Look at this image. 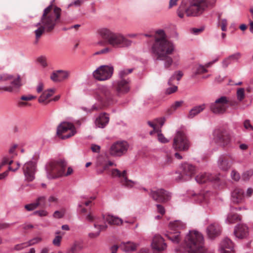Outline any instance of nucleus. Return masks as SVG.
Returning a JSON list of instances; mask_svg holds the SVG:
<instances>
[{
    "label": "nucleus",
    "mask_w": 253,
    "mask_h": 253,
    "mask_svg": "<svg viewBox=\"0 0 253 253\" xmlns=\"http://www.w3.org/2000/svg\"><path fill=\"white\" fill-rule=\"evenodd\" d=\"M154 42L151 45L150 51L155 61H162L165 69L170 70L173 65L175 67L179 65V56L175 55L171 57L175 50V46L173 42L166 39V36L163 30L156 32Z\"/></svg>",
    "instance_id": "1"
},
{
    "label": "nucleus",
    "mask_w": 253,
    "mask_h": 253,
    "mask_svg": "<svg viewBox=\"0 0 253 253\" xmlns=\"http://www.w3.org/2000/svg\"><path fill=\"white\" fill-rule=\"evenodd\" d=\"M130 81L128 79H119L114 81L112 85L114 92L107 86L98 87L94 92V97L98 103L92 105L90 111L101 109L103 106L113 104L117 101L116 97H121L130 90Z\"/></svg>",
    "instance_id": "2"
},
{
    "label": "nucleus",
    "mask_w": 253,
    "mask_h": 253,
    "mask_svg": "<svg viewBox=\"0 0 253 253\" xmlns=\"http://www.w3.org/2000/svg\"><path fill=\"white\" fill-rule=\"evenodd\" d=\"M61 11V9L58 7L53 8L52 2L43 10L39 22L35 25L38 28L34 31L35 44L38 43L40 39L44 32H51L54 29L60 21Z\"/></svg>",
    "instance_id": "3"
},
{
    "label": "nucleus",
    "mask_w": 253,
    "mask_h": 253,
    "mask_svg": "<svg viewBox=\"0 0 253 253\" xmlns=\"http://www.w3.org/2000/svg\"><path fill=\"white\" fill-rule=\"evenodd\" d=\"M97 34L112 48L128 47L131 45V41L126 38L120 33L114 32L107 27H101L97 29Z\"/></svg>",
    "instance_id": "4"
},
{
    "label": "nucleus",
    "mask_w": 253,
    "mask_h": 253,
    "mask_svg": "<svg viewBox=\"0 0 253 253\" xmlns=\"http://www.w3.org/2000/svg\"><path fill=\"white\" fill-rule=\"evenodd\" d=\"M209 0H191L188 7H186V3L182 1L177 10L178 16L183 18L184 15L188 17H195L201 15L208 8Z\"/></svg>",
    "instance_id": "5"
},
{
    "label": "nucleus",
    "mask_w": 253,
    "mask_h": 253,
    "mask_svg": "<svg viewBox=\"0 0 253 253\" xmlns=\"http://www.w3.org/2000/svg\"><path fill=\"white\" fill-rule=\"evenodd\" d=\"M184 244L188 253H204L206 249L202 234L195 230H190L184 238Z\"/></svg>",
    "instance_id": "6"
},
{
    "label": "nucleus",
    "mask_w": 253,
    "mask_h": 253,
    "mask_svg": "<svg viewBox=\"0 0 253 253\" xmlns=\"http://www.w3.org/2000/svg\"><path fill=\"white\" fill-rule=\"evenodd\" d=\"M67 162L64 159L51 161L45 165L47 177L48 179H55L63 176L71 174L73 170L71 167H68L66 173L65 170Z\"/></svg>",
    "instance_id": "7"
},
{
    "label": "nucleus",
    "mask_w": 253,
    "mask_h": 253,
    "mask_svg": "<svg viewBox=\"0 0 253 253\" xmlns=\"http://www.w3.org/2000/svg\"><path fill=\"white\" fill-rule=\"evenodd\" d=\"M8 81H11L10 84L8 85H0V92L18 93L22 85L20 76L18 74L13 75L7 73L0 74V82Z\"/></svg>",
    "instance_id": "8"
},
{
    "label": "nucleus",
    "mask_w": 253,
    "mask_h": 253,
    "mask_svg": "<svg viewBox=\"0 0 253 253\" xmlns=\"http://www.w3.org/2000/svg\"><path fill=\"white\" fill-rule=\"evenodd\" d=\"M185 227L186 224L180 220L170 222L169 224V228L171 231L167 235L168 238L173 243H178L181 239L179 230L184 229Z\"/></svg>",
    "instance_id": "9"
},
{
    "label": "nucleus",
    "mask_w": 253,
    "mask_h": 253,
    "mask_svg": "<svg viewBox=\"0 0 253 253\" xmlns=\"http://www.w3.org/2000/svg\"><path fill=\"white\" fill-rule=\"evenodd\" d=\"M113 73L114 67L112 65H101L93 71L92 75L96 80L105 81L110 79Z\"/></svg>",
    "instance_id": "10"
},
{
    "label": "nucleus",
    "mask_w": 253,
    "mask_h": 253,
    "mask_svg": "<svg viewBox=\"0 0 253 253\" xmlns=\"http://www.w3.org/2000/svg\"><path fill=\"white\" fill-rule=\"evenodd\" d=\"M228 98L221 96L210 105L211 111L214 114H223L228 108Z\"/></svg>",
    "instance_id": "11"
},
{
    "label": "nucleus",
    "mask_w": 253,
    "mask_h": 253,
    "mask_svg": "<svg viewBox=\"0 0 253 253\" xmlns=\"http://www.w3.org/2000/svg\"><path fill=\"white\" fill-rule=\"evenodd\" d=\"M77 132L74 125L68 122H63L57 128V134L62 139H65L74 135Z\"/></svg>",
    "instance_id": "12"
},
{
    "label": "nucleus",
    "mask_w": 253,
    "mask_h": 253,
    "mask_svg": "<svg viewBox=\"0 0 253 253\" xmlns=\"http://www.w3.org/2000/svg\"><path fill=\"white\" fill-rule=\"evenodd\" d=\"M180 169L181 173L175 177V180L178 182L189 180L195 174L197 170L196 168L194 165L188 163L182 164Z\"/></svg>",
    "instance_id": "13"
},
{
    "label": "nucleus",
    "mask_w": 253,
    "mask_h": 253,
    "mask_svg": "<svg viewBox=\"0 0 253 253\" xmlns=\"http://www.w3.org/2000/svg\"><path fill=\"white\" fill-rule=\"evenodd\" d=\"M172 146L175 150L186 151L189 149L190 143L184 133L178 131L174 138Z\"/></svg>",
    "instance_id": "14"
},
{
    "label": "nucleus",
    "mask_w": 253,
    "mask_h": 253,
    "mask_svg": "<svg viewBox=\"0 0 253 253\" xmlns=\"http://www.w3.org/2000/svg\"><path fill=\"white\" fill-rule=\"evenodd\" d=\"M129 147L126 141H117L113 143L109 150V154L113 157H121L126 154Z\"/></svg>",
    "instance_id": "15"
},
{
    "label": "nucleus",
    "mask_w": 253,
    "mask_h": 253,
    "mask_svg": "<svg viewBox=\"0 0 253 253\" xmlns=\"http://www.w3.org/2000/svg\"><path fill=\"white\" fill-rule=\"evenodd\" d=\"M149 195L154 201L160 203H167L171 198V194L163 188L151 189Z\"/></svg>",
    "instance_id": "16"
},
{
    "label": "nucleus",
    "mask_w": 253,
    "mask_h": 253,
    "mask_svg": "<svg viewBox=\"0 0 253 253\" xmlns=\"http://www.w3.org/2000/svg\"><path fill=\"white\" fill-rule=\"evenodd\" d=\"M229 133L224 129H215L213 132V141L218 146H223L230 142Z\"/></svg>",
    "instance_id": "17"
},
{
    "label": "nucleus",
    "mask_w": 253,
    "mask_h": 253,
    "mask_svg": "<svg viewBox=\"0 0 253 253\" xmlns=\"http://www.w3.org/2000/svg\"><path fill=\"white\" fill-rule=\"evenodd\" d=\"M25 179L28 181H32L35 178L36 162L30 161L25 163L22 168Z\"/></svg>",
    "instance_id": "18"
},
{
    "label": "nucleus",
    "mask_w": 253,
    "mask_h": 253,
    "mask_svg": "<svg viewBox=\"0 0 253 253\" xmlns=\"http://www.w3.org/2000/svg\"><path fill=\"white\" fill-rule=\"evenodd\" d=\"M232 158L229 154H222L219 156L217 161L218 168L223 170L227 171L231 167Z\"/></svg>",
    "instance_id": "19"
},
{
    "label": "nucleus",
    "mask_w": 253,
    "mask_h": 253,
    "mask_svg": "<svg viewBox=\"0 0 253 253\" xmlns=\"http://www.w3.org/2000/svg\"><path fill=\"white\" fill-rule=\"evenodd\" d=\"M152 249L156 252H161L165 250L167 247V244L163 237L160 235H155L151 243Z\"/></svg>",
    "instance_id": "20"
},
{
    "label": "nucleus",
    "mask_w": 253,
    "mask_h": 253,
    "mask_svg": "<svg viewBox=\"0 0 253 253\" xmlns=\"http://www.w3.org/2000/svg\"><path fill=\"white\" fill-rule=\"evenodd\" d=\"M234 235L239 239L247 238L249 235V228L248 226L243 223H240L235 226L234 230Z\"/></svg>",
    "instance_id": "21"
},
{
    "label": "nucleus",
    "mask_w": 253,
    "mask_h": 253,
    "mask_svg": "<svg viewBox=\"0 0 253 253\" xmlns=\"http://www.w3.org/2000/svg\"><path fill=\"white\" fill-rule=\"evenodd\" d=\"M234 246L232 241L226 238L221 242L219 248L220 253H234Z\"/></svg>",
    "instance_id": "22"
},
{
    "label": "nucleus",
    "mask_w": 253,
    "mask_h": 253,
    "mask_svg": "<svg viewBox=\"0 0 253 253\" xmlns=\"http://www.w3.org/2000/svg\"><path fill=\"white\" fill-rule=\"evenodd\" d=\"M109 117L106 113H100L94 121L95 127L103 128L106 126L109 122Z\"/></svg>",
    "instance_id": "23"
},
{
    "label": "nucleus",
    "mask_w": 253,
    "mask_h": 253,
    "mask_svg": "<svg viewBox=\"0 0 253 253\" xmlns=\"http://www.w3.org/2000/svg\"><path fill=\"white\" fill-rule=\"evenodd\" d=\"M196 181L199 183H204L208 181H216L219 180L218 176H214L209 173L202 172L195 177Z\"/></svg>",
    "instance_id": "24"
},
{
    "label": "nucleus",
    "mask_w": 253,
    "mask_h": 253,
    "mask_svg": "<svg viewBox=\"0 0 253 253\" xmlns=\"http://www.w3.org/2000/svg\"><path fill=\"white\" fill-rule=\"evenodd\" d=\"M220 226L217 222L211 223L207 229V234L211 239H213L218 235L220 233Z\"/></svg>",
    "instance_id": "25"
},
{
    "label": "nucleus",
    "mask_w": 253,
    "mask_h": 253,
    "mask_svg": "<svg viewBox=\"0 0 253 253\" xmlns=\"http://www.w3.org/2000/svg\"><path fill=\"white\" fill-rule=\"evenodd\" d=\"M244 191L240 188H236L231 193V201L234 204H239L244 201Z\"/></svg>",
    "instance_id": "26"
},
{
    "label": "nucleus",
    "mask_w": 253,
    "mask_h": 253,
    "mask_svg": "<svg viewBox=\"0 0 253 253\" xmlns=\"http://www.w3.org/2000/svg\"><path fill=\"white\" fill-rule=\"evenodd\" d=\"M138 245L130 241L122 242L119 247L123 251L128 253L134 251L137 248Z\"/></svg>",
    "instance_id": "27"
},
{
    "label": "nucleus",
    "mask_w": 253,
    "mask_h": 253,
    "mask_svg": "<svg viewBox=\"0 0 253 253\" xmlns=\"http://www.w3.org/2000/svg\"><path fill=\"white\" fill-rule=\"evenodd\" d=\"M78 210L82 213L85 214V219L88 222H93L96 219L98 218V217L94 215L92 213V211H90L88 213H86L87 212L86 209L83 207V204L82 203H79L78 205Z\"/></svg>",
    "instance_id": "28"
},
{
    "label": "nucleus",
    "mask_w": 253,
    "mask_h": 253,
    "mask_svg": "<svg viewBox=\"0 0 253 253\" xmlns=\"http://www.w3.org/2000/svg\"><path fill=\"white\" fill-rule=\"evenodd\" d=\"M205 108L206 104L204 103L194 106L190 110L187 118L190 119L194 118L195 116L203 112Z\"/></svg>",
    "instance_id": "29"
},
{
    "label": "nucleus",
    "mask_w": 253,
    "mask_h": 253,
    "mask_svg": "<svg viewBox=\"0 0 253 253\" xmlns=\"http://www.w3.org/2000/svg\"><path fill=\"white\" fill-rule=\"evenodd\" d=\"M104 220L109 224L115 225H121L123 224L124 221L123 219L118 216H114L112 215L108 214L106 216H103Z\"/></svg>",
    "instance_id": "30"
},
{
    "label": "nucleus",
    "mask_w": 253,
    "mask_h": 253,
    "mask_svg": "<svg viewBox=\"0 0 253 253\" xmlns=\"http://www.w3.org/2000/svg\"><path fill=\"white\" fill-rule=\"evenodd\" d=\"M54 90L53 89H49L45 90L42 92V95L39 97L38 101L40 103L48 104L51 100L46 101L54 93Z\"/></svg>",
    "instance_id": "31"
},
{
    "label": "nucleus",
    "mask_w": 253,
    "mask_h": 253,
    "mask_svg": "<svg viewBox=\"0 0 253 253\" xmlns=\"http://www.w3.org/2000/svg\"><path fill=\"white\" fill-rule=\"evenodd\" d=\"M84 248L83 243L81 242L76 241L66 251V253H77Z\"/></svg>",
    "instance_id": "32"
},
{
    "label": "nucleus",
    "mask_w": 253,
    "mask_h": 253,
    "mask_svg": "<svg viewBox=\"0 0 253 253\" xmlns=\"http://www.w3.org/2000/svg\"><path fill=\"white\" fill-rule=\"evenodd\" d=\"M120 183L123 187L128 189L133 187L137 184L136 181H132L127 179V178L121 179Z\"/></svg>",
    "instance_id": "33"
},
{
    "label": "nucleus",
    "mask_w": 253,
    "mask_h": 253,
    "mask_svg": "<svg viewBox=\"0 0 253 253\" xmlns=\"http://www.w3.org/2000/svg\"><path fill=\"white\" fill-rule=\"evenodd\" d=\"M206 68L207 67H206V65L204 66L201 64H199L193 68V74L195 76H196L198 74L207 73L208 71Z\"/></svg>",
    "instance_id": "34"
},
{
    "label": "nucleus",
    "mask_w": 253,
    "mask_h": 253,
    "mask_svg": "<svg viewBox=\"0 0 253 253\" xmlns=\"http://www.w3.org/2000/svg\"><path fill=\"white\" fill-rule=\"evenodd\" d=\"M240 219L237 214L229 213L225 219V222L227 224H233Z\"/></svg>",
    "instance_id": "35"
},
{
    "label": "nucleus",
    "mask_w": 253,
    "mask_h": 253,
    "mask_svg": "<svg viewBox=\"0 0 253 253\" xmlns=\"http://www.w3.org/2000/svg\"><path fill=\"white\" fill-rule=\"evenodd\" d=\"M59 82H62L67 79L70 74V72L66 70H58Z\"/></svg>",
    "instance_id": "36"
},
{
    "label": "nucleus",
    "mask_w": 253,
    "mask_h": 253,
    "mask_svg": "<svg viewBox=\"0 0 253 253\" xmlns=\"http://www.w3.org/2000/svg\"><path fill=\"white\" fill-rule=\"evenodd\" d=\"M182 76H183V73L181 71H178L175 72L174 73V74H173V75H172L169 80V81L168 83V84L169 85H170L171 84V82L173 80H174V79H175V76L176 77L177 80L179 81L180 80L181 78L182 77Z\"/></svg>",
    "instance_id": "37"
},
{
    "label": "nucleus",
    "mask_w": 253,
    "mask_h": 253,
    "mask_svg": "<svg viewBox=\"0 0 253 253\" xmlns=\"http://www.w3.org/2000/svg\"><path fill=\"white\" fill-rule=\"evenodd\" d=\"M253 175V169H250L243 172L242 177L244 180L248 181Z\"/></svg>",
    "instance_id": "38"
},
{
    "label": "nucleus",
    "mask_w": 253,
    "mask_h": 253,
    "mask_svg": "<svg viewBox=\"0 0 253 253\" xmlns=\"http://www.w3.org/2000/svg\"><path fill=\"white\" fill-rule=\"evenodd\" d=\"M42 238L41 237H35L31 240H29L28 242H27V245H26L27 246H31L33 245H34L36 244H38L40 242H41L42 241Z\"/></svg>",
    "instance_id": "39"
},
{
    "label": "nucleus",
    "mask_w": 253,
    "mask_h": 253,
    "mask_svg": "<svg viewBox=\"0 0 253 253\" xmlns=\"http://www.w3.org/2000/svg\"><path fill=\"white\" fill-rule=\"evenodd\" d=\"M132 71V69H124L121 70L119 72V76L120 79H123V77L131 73Z\"/></svg>",
    "instance_id": "40"
},
{
    "label": "nucleus",
    "mask_w": 253,
    "mask_h": 253,
    "mask_svg": "<svg viewBox=\"0 0 253 253\" xmlns=\"http://www.w3.org/2000/svg\"><path fill=\"white\" fill-rule=\"evenodd\" d=\"M93 226H94V228L97 229L96 232H99V234H100V232L101 231L106 230L108 227V226L105 224H99L96 222L94 223Z\"/></svg>",
    "instance_id": "41"
},
{
    "label": "nucleus",
    "mask_w": 253,
    "mask_h": 253,
    "mask_svg": "<svg viewBox=\"0 0 253 253\" xmlns=\"http://www.w3.org/2000/svg\"><path fill=\"white\" fill-rule=\"evenodd\" d=\"M66 213V210L64 209H61L60 211H54L53 216L56 218H62Z\"/></svg>",
    "instance_id": "42"
},
{
    "label": "nucleus",
    "mask_w": 253,
    "mask_h": 253,
    "mask_svg": "<svg viewBox=\"0 0 253 253\" xmlns=\"http://www.w3.org/2000/svg\"><path fill=\"white\" fill-rule=\"evenodd\" d=\"M237 99L239 101H242L245 97V90L243 88H240L237 91Z\"/></svg>",
    "instance_id": "43"
},
{
    "label": "nucleus",
    "mask_w": 253,
    "mask_h": 253,
    "mask_svg": "<svg viewBox=\"0 0 253 253\" xmlns=\"http://www.w3.org/2000/svg\"><path fill=\"white\" fill-rule=\"evenodd\" d=\"M157 138L159 141L162 143H166L169 142V140L161 133V130L158 131Z\"/></svg>",
    "instance_id": "44"
},
{
    "label": "nucleus",
    "mask_w": 253,
    "mask_h": 253,
    "mask_svg": "<svg viewBox=\"0 0 253 253\" xmlns=\"http://www.w3.org/2000/svg\"><path fill=\"white\" fill-rule=\"evenodd\" d=\"M37 61L42 67L44 68L47 66L46 58L44 56H41L37 58Z\"/></svg>",
    "instance_id": "45"
},
{
    "label": "nucleus",
    "mask_w": 253,
    "mask_h": 253,
    "mask_svg": "<svg viewBox=\"0 0 253 253\" xmlns=\"http://www.w3.org/2000/svg\"><path fill=\"white\" fill-rule=\"evenodd\" d=\"M46 202V198L45 196H40L38 197L36 201V204H38V207L41 206H44L45 205Z\"/></svg>",
    "instance_id": "46"
},
{
    "label": "nucleus",
    "mask_w": 253,
    "mask_h": 253,
    "mask_svg": "<svg viewBox=\"0 0 253 253\" xmlns=\"http://www.w3.org/2000/svg\"><path fill=\"white\" fill-rule=\"evenodd\" d=\"M38 207V204H36V202L33 203H31L29 204L26 205L25 206V208L28 211H32L36 209Z\"/></svg>",
    "instance_id": "47"
},
{
    "label": "nucleus",
    "mask_w": 253,
    "mask_h": 253,
    "mask_svg": "<svg viewBox=\"0 0 253 253\" xmlns=\"http://www.w3.org/2000/svg\"><path fill=\"white\" fill-rule=\"evenodd\" d=\"M183 104V101L182 100L176 101L171 105V109L173 110H176L179 107L181 106Z\"/></svg>",
    "instance_id": "48"
},
{
    "label": "nucleus",
    "mask_w": 253,
    "mask_h": 253,
    "mask_svg": "<svg viewBox=\"0 0 253 253\" xmlns=\"http://www.w3.org/2000/svg\"><path fill=\"white\" fill-rule=\"evenodd\" d=\"M111 175L113 177H121V172L117 169H112L111 171Z\"/></svg>",
    "instance_id": "49"
},
{
    "label": "nucleus",
    "mask_w": 253,
    "mask_h": 253,
    "mask_svg": "<svg viewBox=\"0 0 253 253\" xmlns=\"http://www.w3.org/2000/svg\"><path fill=\"white\" fill-rule=\"evenodd\" d=\"M21 99L23 101H28L32 100L36 98V96L32 94L24 95L20 97Z\"/></svg>",
    "instance_id": "50"
},
{
    "label": "nucleus",
    "mask_w": 253,
    "mask_h": 253,
    "mask_svg": "<svg viewBox=\"0 0 253 253\" xmlns=\"http://www.w3.org/2000/svg\"><path fill=\"white\" fill-rule=\"evenodd\" d=\"M112 51V48L111 47H105L103 49H102L101 50L96 52L95 54H105L107 53H110Z\"/></svg>",
    "instance_id": "51"
},
{
    "label": "nucleus",
    "mask_w": 253,
    "mask_h": 253,
    "mask_svg": "<svg viewBox=\"0 0 253 253\" xmlns=\"http://www.w3.org/2000/svg\"><path fill=\"white\" fill-rule=\"evenodd\" d=\"M113 166H116V165L113 162L108 161L107 162H106L104 164H103L102 166L103 170L105 171L107 170L110 167Z\"/></svg>",
    "instance_id": "52"
},
{
    "label": "nucleus",
    "mask_w": 253,
    "mask_h": 253,
    "mask_svg": "<svg viewBox=\"0 0 253 253\" xmlns=\"http://www.w3.org/2000/svg\"><path fill=\"white\" fill-rule=\"evenodd\" d=\"M177 90V87L176 85H173L172 86L167 88L166 90V93L167 94H170L175 92Z\"/></svg>",
    "instance_id": "53"
},
{
    "label": "nucleus",
    "mask_w": 253,
    "mask_h": 253,
    "mask_svg": "<svg viewBox=\"0 0 253 253\" xmlns=\"http://www.w3.org/2000/svg\"><path fill=\"white\" fill-rule=\"evenodd\" d=\"M83 2L80 0H74L71 2L68 6V8L71 6L79 7L80 6Z\"/></svg>",
    "instance_id": "54"
},
{
    "label": "nucleus",
    "mask_w": 253,
    "mask_h": 253,
    "mask_svg": "<svg viewBox=\"0 0 253 253\" xmlns=\"http://www.w3.org/2000/svg\"><path fill=\"white\" fill-rule=\"evenodd\" d=\"M204 28L203 27H201L200 28H193L190 29V32L194 35H197L202 32L204 31Z\"/></svg>",
    "instance_id": "55"
},
{
    "label": "nucleus",
    "mask_w": 253,
    "mask_h": 253,
    "mask_svg": "<svg viewBox=\"0 0 253 253\" xmlns=\"http://www.w3.org/2000/svg\"><path fill=\"white\" fill-rule=\"evenodd\" d=\"M62 237L60 236H56L54 239L53 240L52 243L55 246L59 247L60 245V243L61 241Z\"/></svg>",
    "instance_id": "56"
},
{
    "label": "nucleus",
    "mask_w": 253,
    "mask_h": 253,
    "mask_svg": "<svg viewBox=\"0 0 253 253\" xmlns=\"http://www.w3.org/2000/svg\"><path fill=\"white\" fill-rule=\"evenodd\" d=\"M231 176L232 178L235 181H238L240 178L239 173L234 170H232L231 172Z\"/></svg>",
    "instance_id": "57"
},
{
    "label": "nucleus",
    "mask_w": 253,
    "mask_h": 253,
    "mask_svg": "<svg viewBox=\"0 0 253 253\" xmlns=\"http://www.w3.org/2000/svg\"><path fill=\"white\" fill-rule=\"evenodd\" d=\"M241 57V54L239 52H236L234 54H233L228 57L229 58V59L231 60L234 61H237Z\"/></svg>",
    "instance_id": "58"
},
{
    "label": "nucleus",
    "mask_w": 253,
    "mask_h": 253,
    "mask_svg": "<svg viewBox=\"0 0 253 253\" xmlns=\"http://www.w3.org/2000/svg\"><path fill=\"white\" fill-rule=\"evenodd\" d=\"M58 74V70L53 72L50 76V79L53 82H59Z\"/></svg>",
    "instance_id": "59"
},
{
    "label": "nucleus",
    "mask_w": 253,
    "mask_h": 253,
    "mask_svg": "<svg viewBox=\"0 0 253 253\" xmlns=\"http://www.w3.org/2000/svg\"><path fill=\"white\" fill-rule=\"evenodd\" d=\"M34 215H38L40 216H45L47 215V212L45 210H39L34 212Z\"/></svg>",
    "instance_id": "60"
},
{
    "label": "nucleus",
    "mask_w": 253,
    "mask_h": 253,
    "mask_svg": "<svg viewBox=\"0 0 253 253\" xmlns=\"http://www.w3.org/2000/svg\"><path fill=\"white\" fill-rule=\"evenodd\" d=\"M228 105L231 107L236 108L239 105V102L235 99H229L228 98Z\"/></svg>",
    "instance_id": "61"
},
{
    "label": "nucleus",
    "mask_w": 253,
    "mask_h": 253,
    "mask_svg": "<svg viewBox=\"0 0 253 253\" xmlns=\"http://www.w3.org/2000/svg\"><path fill=\"white\" fill-rule=\"evenodd\" d=\"M30 104L27 102L24 101L23 100L20 98V99L17 101V106L19 107H23L27 106H29Z\"/></svg>",
    "instance_id": "62"
},
{
    "label": "nucleus",
    "mask_w": 253,
    "mask_h": 253,
    "mask_svg": "<svg viewBox=\"0 0 253 253\" xmlns=\"http://www.w3.org/2000/svg\"><path fill=\"white\" fill-rule=\"evenodd\" d=\"M227 21L226 19H222L221 20V29L222 31H226L227 30Z\"/></svg>",
    "instance_id": "63"
},
{
    "label": "nucleus",
    "mask_w": 253,
    "mask_h": 253,
    "mask_svg": "<svg viewBox=\"0 0 253 253\" xmlns=\"http://www.w3.org/2000/svg\"><path fill=\"white\" fill-rule=\"evenodd\" d=\"M91 149L93 152L99 153L100 151V147L98 145L93 144L91 146Z\"/></svg>",
    "instance_id": "64"
}]
</instances>
